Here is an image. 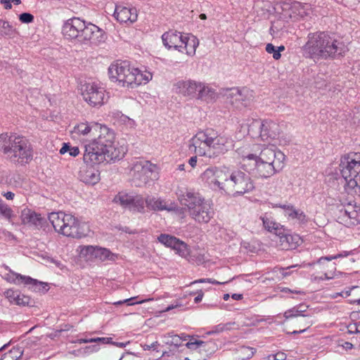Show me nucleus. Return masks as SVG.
<instances>
[{
  "mask_svg": "<svg viewBox=\"0 0 360 360\" xmlns=\"http://www.w3.org/2000/svg\"><path fill=\"white\" fill-rule=\"evenodd\" d=\"M241 168L255 178L268 179L279 172L285 166V155L275 147H265L259 155H241Z\"/></svg>",
  "mask_w": 360,
  "mask_h": 360,
  "instance_id": "1",
  "label": "nucleus"
},
{
  "mask_svg": "<svg viewBox=\"0 0 360 360\" xmlns=\"http://www.w3.org/2000/svg\"><path fill=\"white\" fill-rule=\"evenodd\" d=\"M308 40L302 46L303 55L314 60L337 59L348 51L345 44L326 32L309 33Z\"/></svg>",
  "mask_w": 360,
  "mask_h": 360,
  "instance_id": "2",
  "label": "nucleus"
},
{
  "mask_svg": "<svg viewBox=\"0 0 360 360\" xmlns=\"http://www.w3.org/2000/svg\"><path fill=\"white\" fill-rule=\"evenodd\" d=\"M229 139L212 129L198 131L190 141L189 150L199 156L215 158L227 152Z\"/></svg>",
  "mask_w": 360,
  "mask_h": 360,
  "instance_id": "3",
  "label": "nucleus"
},
{
  "mask_svg": "<svg viewBox=\"0 0 360 360\" xmlns=\"http://www.w3.org/2000/svg\"><path fill=\"white\" fill-rule=\"evenodd\" d=\"M0 150L13 163L21 165L29 163L33 158V148L30 141L23 136L1 134Z\"/></svg>",
  "mask_w": 360,
  "mask_h": 360,
  "instance_id": "4",
  "label": "nucleus"
},
{
  "mask_svg": "<svg viewBox=\"0 0 360 360\" xmlns=\"http://www.w3.org/2000/svg\"><path fill=\"white\" fill-rule=\"evenodd\" d=\"M48 219L54 230L67 237L82 238L88 235L89 226L85 222L79 221L71 214L63 212H51Z\"/></svg>",
  "mask_w": 360,
  "mask_h": 360,
  "instance_id": "5",
  "label": "nucleus"
},
{
  "mask_svg": "<svg viewBox=\"0 0 360 360\" xmlns=\"http://www.w3.org/2000/svg\"><path fill=\"white\" fill-rule=\"evenodd\" d=\"M181 203L186 207L189 217L198 224H207L214 217L212 204L198 192L186 191L181 197Z\"/></svg>",
  "mask_w": 360,
  "mask_h": 360,
  "instance_id": "6",
  "label": "nucleus"
},
{
  "mask_svg": "<svg viewBox=\"0 0 360 360\" xmlns=\"http://www.w3.org/2000/svg\"><path fill=\"white\" fill-rule=\"evenodd\" d=\"M127 150L124 146H107L93 139L85 146L83 159L88 164H100L104 161L115 162L122 159Z\"/></svg>",
  "mask_w": 360,
  "mask_h": 360,
  "instance_id": "7",
  "label": "nucleus"
},
{
  "mask_svg": "<svg viewBox=\"0 0 360 360\" xmlns=\"http://www.w3.org/2000/svg\"><path fill=\"white\" fill-rule=\"evenodd\" d=\"M340 167L345 191L349 195L360 193V153H350L342 156Z\"/></svg>",
  "mask_w": 360,
  "mask_h": 360,
  "instance_id": "8",
  "label": "nucleus"
},
{
  "mask_svg": "<svg viewBox=\"0 0 360 360\" xmlns=\"http://www.w3.org/2000/svg\"><path fill=\"white\" fill-rule=\"evenodd\" d=\"M108 75L112 82L131 88L141 84L143 79L148 82L151 79L146 76L143 78L141 71L137 68H131L127 61H117L111 64L108 68Z\"/></svg>",
  "mask_w": 360,
  "mask_h": 360,
  "instance_id": "9",
  "label": "nucleus"
},
{
  "mask_svg": "<svg viewBox=\"0 0 360 360\" xmlns=\"http://www.w3.org/2000/svg\"><path fill=\"white\" fill-rule=\"evenodd\" d=\"M157 166L146 160H139L131 169L132 183L136 187L145 186L150 180L157 178Z\"/></svg>",
  "mask_w": 360,
  "mask_h": 360,
  "instance_id": "10",
  "label": "nucleus"
},
{
  "mask_svg": "<svg viewBox=\"0 0 360 360\" xmlns=\"http://www.w3.org/2000/svg\"><path fill=\"white\" fill-rule=\"evenodd\" d=\"M281 131V126L272 120H253L248 127V134L254 137L257 135L262 141H271L278 139Z\"/></svg>",
  "mask_w": 360,
  "mask_h": 360,
  "instance_id": "11",
  "label": "nucleus"
},
{
  "mask_svg": "<svg viewBox=\"0 0 360 360\" xmlns=\"http://www.w3.org/2000/svg\"><path fill=\"white\" fill-rule=\"evenodd\" d=\"M226 186L228 188L226 193H233V195H243L255 188L250 174L239 169H231L229 181Z\"/></svg>",
  "mask_w": 360,
  "mask_h": 360,
  "instance_id": "12",
  "label": "nucleus"
},
{
  "mask_svg": "<svg viewBox=\"0 0 360 360\" xmlns=\"http://www.w3.org/2000/svg\"><path fill=\"white\" fill-rule=\"evenodd\" d=\"M230 174L231 169L226 167H210L202 173V178L212 190L219 189L227 193L226 185L229 181Z\"/></svg>",
  "mask_w": 360,
  "mask_h": 360,
  "instance_id": "13",
  "label": "nucleus"
},
{
  "mask_svg": "<svg viewBox=\"0 0 360 360\" xmlns=\"http://www.w3.org/2000/svg\"><path fill=\"white\" fill-rule=\"evenodd\" d=\"M89 26L84 20L79 18H72L66 20L62 28L64 37L68 40H75L83 44L84 31Z\"/></svg>",
  "mask_w": 360,
  "mask_h": 360,
  "instance_id": "14",
  "label": "nucleus"
},
{
  "mask_svg": "<svg viewBox=\"0 0 360 360\" xmlns=\"http://www.w3.org/2000/svg\"><path fill=\"white\" fill-rule=\"evenodd\" d=\"M84 100L92 107H98L105 103V90L95 82L85 83L81 88Z\"/></svg>",
  "mask_w": 360,
  "mask_h": 360,
  "instance_id": "15",
  "label": "nucleus"
},
{
  "mask_svg": "<svg viewBox=\"0 0 360 360\" xmlns=\"http://www.w3.org/2000/svg\"><path fill=\"white\" fill-rule=\"evenodd\" d=\"M125 209L132 212L144 213L146 199L141 195H132L126 193H119L114 198Z\"/></svg>",
  "mask_w": 360,
  "mask_h": 360,
  "instance_id": "16",
  "label": "nucleus"
},
{
  "mask_svg": "<svg viewBox=\"0 0 360 360\" xmlns=\"http://www.w3.org/2000/svg\"><path fill=\"white\" fill-rule=\"evenodd\" d=\"M225 95L227 102L237 109L250 105L253 98L252 91L247 88H232L228 89Z\"/></svg>",
  "mask_w": 360,
  "mask_h": 360,
  "instance_id": "17",
  "label": "nucleus"
},
{
  "mask_svg": "<svg viewBox=\"0 0 360 360\" xmlns=\"http://www.w3.org/2000/svg\"><path fill=\"white\" fill-rule=\"evenodd\" d=\"M5 279L16 285L24 284L34 292H46L48 290L46 288L48 286L46 283L39 281L30 276L17 274L11 269H9V272L5 275Z\"/></svg>",
  "mask_w": 360,
  "mask_h": 360,
  "instance_id": "18",
  "label": "nucleus"
},
{
  "mask_svg": "<svg viewBox=\"0 0 360 360\" xmlns=\"http://www.w3.org/2000/svg\"><path fill=\"white\" fill-rule=\"evenodd\" d=\"M338 219L340 224L347 227L357 225L360 223V208L348 204L340 210Z\"/></svg>",
  "mask_w": 360,
  "mask_h": 360,
  "instance_id": "19",
  "label": "nucleus"
},
{
  "mask_svg": "<svg viewBox=\"0 0 360 360\" xmlns=\"http://www.w3.org/2000/svg\"><path fill=\"white\" fill-rule=\"evenodd\" d=\"M158 240L166 247L174 250L181 257H186L189 255V249L187 244L175 236L162 233L158 236Z\"/></svg>",
  "mask_w": 360,
  "mask_h": 360,
  "instance_id": "20",
  "label": "nucleus"
},
{
  "mask_svg": "<svg viewBox=\"0 0 360 360\" xmlns=\"http://www.w3.org/2000/svg\"><path fill=\"white\" fill-rule=\"evenodd\" d=\"M201 82H197L194 80H180L174 84V89L178 94L184 96L194 98L198 96Z\"/></svg>",
  "mask_w": 360,
  "mask_h": 360,
  "instance_id": "21",
  "label": "nucleus"
},
{
  "mask_svg": "<svg viewBox=\"0 0 360 360\" xmlns=\"http://www.w3.org/2000/svg\"><path fill=\"white\" fill-rule=\"evenodd\" d=\"M83 44L90 42L95 45H98L104 42L106 39L105 32L98 26L89 22V26L84 31Z\"/></svg>",
  "mask_w": 360,
  "mask_h": 360,
  "instance_id": "22",
  "label": "nucleus"
},
{
  "mask_svg": "<svg viewBox=\"0 0 360 360\" xmlns=\"http://www.w3.org/2000/svg\"><path fill=\"white\" fill-rule=\"evenodd\" d=\"M114 16L121 23H133L136 21L138 14L135 8L116 5Z\"/></svg>",
  "mask_w": 360,
  "mask_h": 360,
  "instance_id": "23",
  "label": "nucleus"
},
{
  "mask_svg": "<svg viewBox=\"0 0 360 360\" xmlns=\"http://www.w3.org/2000/svg\"><path fill=\"white\" fill-rule=\"evenodd\" d=\"M21 220L24 224L33 226L38 229L44 228L47 222L45 217L27 208L22 211Z\"/></svg>",
  "mask_w": 360,
  "mask_h": 360,
  "instance_id": "24",
  "label": "nucleus"
},
{
  "mask_svg": "<svg viewBox=\"0 0 360 360\" xmlns=\"http://www.w3.org/2000/svg\"><path fill=\"white\" fill-rule=\"evenodd\" d=\"M184 35L182 34L181 32L176 30H169L162 35V40L164 46L167 49H170L174 48L180 52H183L181 47L184 40Z\"/></svg>",
  "mask_w": 360,
  "mask_h": 360,
  "instance_id": "25",
  "label": "nucleus"
},
{
  "mask_svg": "<svg viewBox=\"0 0 360 360\" xmlns=\"http://www.w3.org/2000/svg\"><path fill=\"white\" fill-rule=\"evenodd\" d=\"M99 134L97 138L94 140L103 143L107 146H119L115 143V133L106 126H102L98 129Z\"/></svg>",
  "mask_w": 360,
  "mask_h": 360,
  "instance_id": "26",
  "label": "nucleus"
},
{
  "mask_svg": "<svg viewBox=\"0 0 360 360\" xmlns=\"http://www.w3.org/2000/svg\"><path fill=\"white\" fill-rule=\"evenodd\" d=\"M278 236L280 238L281 245L287 249H295L302 241L299 235L288 233L284 228L283 232Z\"/></svg>",
  "mask_w": 360,
  "mask_h": 360,
  "instance_id": "27",
  "label": "nucleus"
},
{
  "mask_svg": "<svg viewBox=\"0 0 360 360\" xmlns=\"http://www.w3.org/2000/svg\"><path fill=\"white\" fill-rule=\"evenodd\" d=\"M79 176V179L86 184H96L100 179L98 171L91 167L82 169Z\"/></svg>",
  "mask_w": 360,
  "mask_h": 360,
  "instance_id": "28",
  "label": "nucleus"
},
{
  "mask_svg": "<svg viewBox=\"0 0 360 360\" xmlns=\"http://www.w3.org/2000/svg\"><path fill=\"white\" fill-rule=\"evenodd\" d=\"M186 346L190 349H199L200 352H212L215 349L216 345L211 341H202L194 338L186 344Z\"/></svg>",
  "mask_w": 360,
  "mask_h": 360,
  "instance_id": "29",
  "label": "nucleus"
},
{
  "mask_svg": "<svg viewBox=\"0 0 360 360\" xmlns=\"http://www.w3.org/2000/svg\"><path fill=\"white\" fill-rule=\"evenodd\" d=\"M6 295L11 302H14L19 306H32L33 302L31 298L18 291L9 290L6 292Z\"/></svg>",
  "mask_w": 360,
  "mask_h": 360,
  "instance_id": "30",
  "label": "nucleus"
},
{
  "mask_svg": "<svg viewBox=\"0 0 360 360\" xmlns=\"http://www.w3.org/2000/svg\"><path fill=\"white\" fill-rule=\"evenodd\" d=\"M198 44V40L195 36L186 34L184 37L181 49L183 51L185 50L187 55L193 56L195 54Z\"/></svg>",
  "mask_w": 360,
  "mask_h": 360,
  "instance_id": "31",
  "label": "nucleus"
},
{
  "mask_svg": "<svg viewBox=\"0 0 360 360\" xmlns=\"http://www.w3.org/2000/svg\"><path fill=\"white\" fill-rule=\"evenodd\" d=\"M147 208L153 211H163L170 210L167 207L166 202L160 198H155L154 197H147L146 198V203Z\"/></svg>",
  "mask_w": 360,
  "mask_h": 360,
  "instance_id": "32",
  "label": "nucleus"
},
{
  "mask_svg": "<svg viewBox=\"0 0 360 360\" xmlns=\"http://www.w3.org/2000/svg\"><path fill=\"white\" fill-rule=\"evenodd\" d=\"M100 127L98 123L82 122L74 127L73 133L85 136L92 131L97 132Z\"/></svg>",
  "mask_w": 360,
  "mask_h": 360,
  "instance_id": "33",
  "label": "nucleus"
},
{
  "mask_svg": "<svg viewBox=\"0 0 360 360\" xmlns=\"http://www.w3.org/2000/svg\"><path fill=\"white\" fill-rule=\"evenodd\" d=\"M197 98L198 99L210 101L217 98V93L214 89L206 86L205 84H200Z\"/></svg>",
  "mask_w": 360,
  "mask_h": 360,
  "instance_id": "34",
  "label": "nucleus"
},
{
  "mask_svg": "<svg viewBox=\"0 0 360 360\" xmlns=\"http://www.w3.org/2000/svg\"><path fill=\"white\" fill-rule=\"evenodd\" d=\"M262 222L265 229L271 233H274L276 236L283 232V226L277 223L272 219L266 217H262Z\"/></svg>",
  "mask_w": 360,
  "mask_h": 360,
  "instance_id": "35",
  "label": "nucleus"
},
{
  "mask_svg": "<svg viewBox=\"0 0 360 360\" xmlns=\"http://www.w3.org/2000/svg\"><path fill=\"white\" fill-rule=\"evenodd\" d=\"M116 258V255L112 253L109 249L101 248L99 246L96 247L95 261H115Z\"/></svg>",
  "mask_w": 360,
  "mask_h": 360,
  "instance_id": "36",
  "label": "nucleus"
},
{
  "mask_svg": "<svg viewBox=\"0 0 360 360\" xmlns=\"http://www.w3.org/2000/svg\"><path fill=\"white\" fill-rule=\"evenodd\" d=\"M96 247L97 246L94 245H80L79 247L80 249V256L84 258L86 261L94 262Z\"/></svg>",
  "mask_w": 360,
  "mask_h": 360,
  "instance_id": "37",
  "label": "nucleus"
},
{
  "mask_svg": "<svg viewBox=\"0 0 360 360\" xmlns=\"http://www.w3.org/2000/svg\"><path fill=\"white\" fill-rule=\"evenodd\" d=\"M307 307H308L304 304L297 305L290 309L287 310L284 313L283 316L285 319L297 317L298 316H307V315L303 314V312L306 311Z\"/></svg>",
  "mask_w": 360,
  "mask_h": 360,
  "instance_id": "38",
  "label": "nucleus"
},
{
  "mask_svg": "<svg viewBox=\"0 0 360 360\" xmlns=\"http://www.w3.org/2000/svg\"><path fill=\"white\" fill-rule=\"evenodd\" d=\"M0 36L6 37L10 36L15 32V29L9 23V22L0 20Z\"/></svg>",
  "mask_w": 360,
  "mask_h": 360,
  "instance_id": "39",
  "label": "nucleus"
},
{
  "mask_svg": "<svg viewBox=\"0 0 360 360\" xmlns=\"http://www.w3.org/2000/svg\"><path fill=\"white\" fill-rule=\"evenodd\" d=\"M284 22L282 20H277L272 23L270 27V33L276 37H281L283 34Z\"/></svg>",
  "mask_w": 360,
  "mask_h": 360,
  "instance_id": "40",
  "label": "nucleus"
},
{
  "mask_svg": "<svg viewBox=\"0 0 360 360\" xmlns=\"http://www.w3.org/2000/svg\"><path fill=\"white\" fill-rule=\"evenodd\" d=\"M275 207H280L283 210L284 214L288 219H291L293 215V213L295 210V207L290 204H276L274 206Z\"/></svg>",
  "mask_w": 360,
  "mask_h": 360,
  "instance_id": "41",
  "label": "nucleus"
},
{
  "mask_svg": "<svg viewBox=\"0 0 360 360\" xmlns=\"http://www.w3.org/2000/svg\"><path fill=\"white\" fill-rule=\"evenodd\" d=\"M13 212L11 208L5 204L0 198V214L5 218L10 219L13 215Z\"/></svg>",
  "mask_w": 360,
  "mask_h": 360,
  "instance_id": "42",
  "label": "nucleus"
},
{
  "mask_svg": "<svg viewBox=\"0 0 360 360\" xmlns=\"http://www.w3.org/2000/svg\"><path fill=\"white\" fill-rule=\"evenodd\" d=\"M233 323L229 322L226 323H219L213 327V328L207 333L209 335L220 333L225 330H230L231 326Z\"/></svg>",
  "mask_w": 360,
  "mask_h": 360,
  "instance_id": "43",
  "label": "nucleus"
},
{
  "mask_svg": "<svg viewBox=\"0 0 360 360\" xmlns=\"http://www.w3.org/2000/svg\"><path fill=\"white\" fill-rule=\"evenodd\" d=\"M168 335L169 337L171 338V340H168L167 341L165 342V343L169 345H174L176 347L181 346L182 340H186V336L183 338L178 335H170V333H169Z\"/></svg>",
  "mask_w": 360,
  "mask_h": 360,
  "instance_id": "44",
  "label": "nucleus"
},
{
  "mask_svg": "<svg viewBox=\"0 0 360 360\" xmlns=\"http://www.w3.org/2000/svg\"><path fill=\"white\" fill-rule=\"evenodd\" d=\"M297 219L300 224H305L307 222L306 214L300 210L295 209L291 220Z\"/></svg>",
  "mask_w": 360,
  "mask_h": 360,
  "instance_id": "45",
  "label": "nucleus"
},
{
  "mask_svg": "<svg viewBox=\"0 0 360 360\" xmlns=\"http://www.w3.org/2000/svg\"><path fill=\"white\" fill-rule=\"evenodd\" d=\"M265 50L268 53L272 54V56L275 60H278L281 57V54L278 53V51H277L276 46H275L272 44H267L266 45Z\"/></svg>",
  "mask_w": 360,
  "mask_h": 360,
  "instance_id": "46",
  "label": "nucleus"
},
{
  "mask_svg": "<svg viewBox=\"0 0 360 360\" xmlns=\"http://www.w3.org/2000/svg\"><path fill=\"white\" fill-rule=\"evenodd\" d=\"M19 20L22 23H30L34 21V15L30 13H22L19 15Z\"/></svg>",
  "mask_w": 360,
  "mask_h": 360,
  "instance_id": "47",
  "label": "nucleus"
},
{
  "mask_svg": "<svg viewBox=\"0 0 360 360\" xmlns=\"http://www.w3.org/2000/svg\"><path fill=\"white\" fill-rule=\"evenodd\" d=\"M0 2L5 9H11L12 8V3L14 5H19L21 4V0H1Z\"/></svg>",
  "mask_w": 360,
  "mask_h": 360,
  "instance_id": "48",
  "label": "nucleus"
},
{
  "mask_svg": "<svg viewBox=\"0 0 360 360\" xmlns=\"http://www.w3.org/2000/svg\"><path fill=\"white\" fill-rule=\"evenodd\" d=\"M18 349H11L8 353L5 354L0 360H16L18 357L15 356V359H14V356H13V353H18Z\"/></svg>",
  "mask_w": 360,
  "mask_h": 360,
  "instance_id": "49",
  "label": "nucleus"
},
{
  "mask_svg": "<svg viewBox=\"0 0 360 360\" xmlns=\"http://www.w3.org/2000/svg\"><path fill=\"white\" fill-rule=\"evenodd\" d=\"M343 255L342 254H338L333 256H326V257H321L319 259L318 263L321 264L323 261H331L335 259H338L340 257H342Z\"/></svg>",
  "mask_w": 360,
  "mask_h": 360,
  "instance_id": "50",
  "label": "nucleus"
},
{
  "mask_svg": "<svg viewBox=\"0 0 360 360\" xmlns=\"http://www.w3.org/2000/svg\"><path fill=\"white\" fill-rule=\"evenodd\" d=\"M205 282H208V283H212V284H214V285H219V284H224V283H226L227 282H219V281H217L214 279H212V278H201V279H199V280H197L195 281H194V283H205Z\"/></svg>",
  "mask_w": 360,
  "mask_h": 360,
  "instance_id": "51",
  "label": "nucleus"
},
{
  "mask_svg": "<svg viewBox=\"0 0 360 360\" xmlns=\"http://www.w3.org/2000/svg\"><path fill=\"white\" fill-rule=\"evenodd\" d=\"M68 153H69L70 156L76 157L79 153V148L77 147V146H71Z\"/></svg>",
  "mask_w": 360,
  "mask_h": 360,
  "instance_id": "52",
  "label": "nucleus"
},
{
  "mask_svg": "<svg viewBox=\"0 0 360 360\" xmlns=\"http://www.w3.org/2000/svg\"><path fill=\"white\" fill-rule=\"evenodd\" d=\"M241 352L243 353H248L247 359L251 358L254 354L253 348L251 347H244L241 349Z\"/></svg>",
  "mask_w": 360,
  "mask_h": 360,
  "instance_id": "53",
  "label": "nucleus"
},
{
  "mask_svg": "<svg viewBox=\"0 0 360 360\" xmlns=\"http://www.w3.org/2000/svg\"><path fill=\"white\" fill-rule=\"evenodd\" d=\"M70 146H71V145L70 143H64L63 144L62 148L60 149V153L65 154V153L69 152Z\"/></svg>",
  "mask_w": 360,
  "mask_h": 360,
  "instance_id": "54",
  "label": "nucleus"
},
{
  "mask_svg": "<svg viewBox=\"0 0 360 360\" xmlns=\"http://www.w3.org/2000/svg\"><path fill=\"white\" fill-rule=\"evenodd\" d=\"M313 324L312 321H307L305 325H307V327L302 330H294L291 333V334H299V333H302L304 332H305L311 325Z\"/></svg>",
  "mask_w": 360,
  "mask_h": 360,
  "instance_id": "55",
  "label": "nucleus"
},
{
  "mask_svg": "<svg viewBox=\"0 0 360 360\" xmlns=\"http://www.w3.org/2000/svg\"><path fill=\"white\" fill-rule=\"evenodd\" d=\"M281 292H292V293H295V294H298V295H304V291H302V290H292L291 289H290L288 288H283L282 290H281Z\"/></svg>",
  "mask_w": 360,
  "mask_h": 360,
  "instance_id": "56",
  "label": "nucleus"
},
{
  "mask_svg": "<svg viewBox=\"0 0 360 360\" xmlns=\"http://www.w3.org/2000/svg\"><path fill=\"white\" fill-rule=\"evenodd\" d=\"M159 345V343L158 342H154L151 345H145L143 346L144 350H149V349H156L158 348V346Z\"/></svg>",
  "mask_w": 360,
  "mask_h": 360,
  "instance_id": "57",
  "label": "nucleus"
},
{
  "mask_svg": "<svg viewBox=\"0 0 360 360\" xmlns=\"http://www.w3.org/2000/svg\"><path fill=\"white\" fill-rule=\"evenodd\" d=\"M108 341V338H94V342H96L98 344H107Z\"/></svg>",
  "mask_w": 360,
  "mask_h": 360,
  "instance_id": "58",
  "label": "nucleus"
},
{
  "mask_svg": "<svg viewBox=\"0 0 360 360\" xmlns=\"http://www.w3.org/2000/svg\"><path fill=\"white\" fill-rule=\"evenodd\" d=\"M2 195L7 199V200H13L15 194L11 191H8L6 193H2Z\"/></svg>",
  "mask_w": 360,
  "mask_h": 360,
  "instance_id": "59",
  "label": "nucleus"
},
{
  "mask_svg": "<svg viewBox=\"0 0 360 360\" xmlns=\"http://www.w3.org/2000/svg\"><path fill=\"white\" fill-rule=\"evenodd\" d=\"M188 163L191 167H193V168L195 167L196 165V163H197V157L196 156L191 157L188 160Z\"/></svg>",
  "mask_w": 360,
  "mask_h": 360,
  "instance_id": "60",
  "label": "nucleus"
},
{
  "mask_svg": "<svg viewBox=\"0 0 360 360\" xmlns=\"http://www.w3.org/2000/svg\"><path fill=\"white\" fill-rule=\"evenodd\" d=\"M78 343H89L94 342V338H80L77 341Z\"/></svg>",
  "mask_w": 360,
  "mask_h": 360,
  "instance_id": "61",
  "label": "nucleus"
},
{
  "mask_svg": "<svg viewBox=\"0 0 360 360\" xmlns=\"http://www.w3.org/2000/svg\"><path fill=\"white\" fill-rule=\"evenodd\" d=\"M203 295H204V293L202 290H200L199 292H198V296H196L194 299V302L195 303H198L200 302H201L202 297H203Z\"/></svg>",
  "mask_w": 360,
  "mask_h": 360,
  "instance_id": "62",
  "label": "nucleus"
},
{
  "mask_svg": "<svg viewBox=\"0 0 360 360\" xmlns=\"http://www.w3.org/2000/svg\"><path fill=\"white\" fill-rule=\"evenodd\" d=\"M342 347L345 349L346 350L352 349L354 348V345L352 343L349 342H345L344 344H342Z\"/></svg>",
  "mask_w": 360,
  "mask_h": 360,
  "instance_id": "63",
  "label": "nucleus"
},
{
  "mask_svg": "<svg viewBox=\"0 0 360 360\" xmlns=\"http://www.w3.org/2000/svg\"><path fill=\"white\" fill-rule=\"evenodd\" d=\"M352 327L354 328L356 333H360V322L353 323Z\"/></svg>",
  "mask_w": 360,
  "mask_h": 360,
  "instance_id": "64",
  "label": "nucleus"
}]
</instances>
